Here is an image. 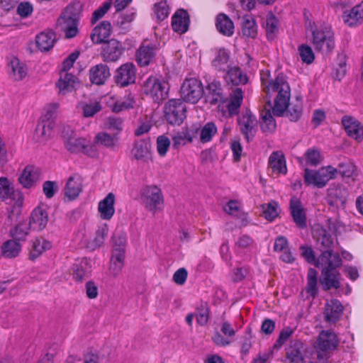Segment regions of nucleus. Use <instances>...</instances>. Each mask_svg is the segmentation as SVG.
I'll return each mask as SVG.
<instances>
[{"instance_id":"obj_1","label":"nucleus","mask_w":363,"mask_h":363,"mask_svg":"<svg viewBox=\"0 0 363 363\" xmlns=\"http://www.w3.org/2000/svg\"><path fill=\"white\" fill-rule=\"evenodd\" d=\"M264 86L267 95L270 91L278 92L272 108L275 116H282L286 112V117L291 121L296 122L300 119L303 108L301 97L296 96L294 101L289 103L290 86L282 74H278L274 80L269 81Z\"/></svg>"},{"instance_id":"obj_2","label":"nucleus","mask_w":363,"mask_h":363,"mask_svg":"<svg viewBox=\"0 0 363 363\" xmlns=\"http://www.w3.org/2000/svg\"><path fill=\"white\" fill-rule=\"evenodd\" d=\"M308 27L312 33V43L315 50L325 53L331 52L335 48L334 33L331 27L311 22H309Z\"/></svg>"},{"instance_id":"obj_3","label":"nucleus","mask_w":363,"mask_h":363,"mask_svg":"<svg viewBox=\"0 0 363 363\" xmlns=\"http://www.w3.org/2000/svg\"><path fill=\"white\" fill-rule=\"evenodd\" d=\"M339 344L337 335L331 330H322L314 343L316 359L320 363H325L330 357V351Z\"/></svg>"},{"instance_id":"obj_4","label":"nucleus","mask_w":363,"mask_h":363,"mask_svg":"<svg viewBox=\"0 0 363 363\" xmlns=\"http://www.w3.org/2000/svg\"><path fill=\"white\" fill-rule=\"evenodd\" d=\"M62 137L65 148L71 153L83 152L89 156L96 155V152L94 147L88 145L84 138L77 137L70 127L63 128Z\"/></svg>"},{"instance_id":"obj_5","label":"nucleus","mask_w":363,"mask_h":363,"mask_svg":"<svg viewBox=\"0 0 363 363\" xmlns=\"http://www.w3.org/2000/svg\"><path fill=\"white\" fill-rule=\"evenodd\" d=\"M80 8L79 2L69 5L57 21L61 30L65 33L67 38H74L78 33V11Z\"/></svg>"},{"instance_id":"obj_6","label":"nucleus","mask_w":363,"mask_h":363,"mask_svg":"<svg viewBox=\"0 0 363 363\" xmlns=\"http://www.w3.org/2000/svg\"><path fill=\"white\" fill-rule=\"evenodd\" d=\"M144 94L149 96L155 102L160 103L168 96L169 84L164 80L150 76L142 85Z\"/></svg>"},{"instance_id":"obj_7","label":"nucleus","mask_w":363,"mask_h":363,"mask_svg":"<svg viewBox=\"0 0 363 363\" xmlns=\"http://www.w3.org/2000/svg\"><path fill=\"white\" fill-rule=\"evenodd\" d=\"M140 199L146 210L155 214L161 210L164 199L162 191L157 186H147L140 191Z\"/></svg>"},{"instance_id":"obj_8","label":"nucleus","mask_w":363,"mask_h":363,"mask_svg":"<svg viewBox=\"0 0 363 363\" xmlns=\"http://www.w3.org/2000/svg\"><path fill=\"white\" fill-rule=\"evenodd\" d=\"M164 116L172 125H180L186 118V108L182 99H173L164 106Z\"/></svg>"},{"instance_id":"obj_9","label":"nucleus","mask_w":363,"mask_h":363,"mask_svg":"<svg viewBox=\"0 0 363 363\" xmlns=\"http://www.w3.org/2000/svg\"><path fill=\"white\" fill-rule=\"evenodd\" d=\"M203 92L202 83L196 78L186 79L180 89L182 100L191 104H196Z\"/></svg>"},{"instance_id":"obj_10","label":"nucleus","mask_w":363,"mask_h":363,"mask_svg":"<svg viewBox=\"0 0 363 363\" xmlns=\"http://www.w3.org/2000/svg\"><path fill=\"white\" fill-rule=\"evenodd\" d=\"M125 50L121 42L113 38L103 43L101 55L104 62H113L121 58Z\"/></svg>"},{"instance_id":"obj_11","label":"nucleus","mask_w":363,"mask_h":363,"mask_svg":"<svg viewBox=\"0 0 363 363\" xmlns=\"http://www.w3.org/2000/svg\"><path fill=\"white\" fill-rule=\"evenodd\" d=\"M136 79V68L132 62H126L121 65L114 75L115 83L118 86L125 87L135 83Z\"/></svg>"},{"instance_id":"obj_12","label":"nucleus","mask_w":363,"mask_h":363,"mask_svg":"<svg viewBox=\"0 0 363 363\" xmlns=\"http://www.w3.org/2000/svg\"><path fill=\"white\" fill-rule=\"evenodd\" d=\"M313 236L316 240L318 250L321 252L333 250L334 241L329 230L318 225L313 230Z\"/></svg>"},{"instance_id":"obj_13","label":"nucleus","mask_w":363,"mask_h":363,"mask_svg":"<svg viewBox=\"0 0 363 363\" xmlns=\"http://www.w3.org/2000/svg\"><path fill=\"white\" fill-rule=\"evenodd\" d=\"M304 344L298 340L290 341L286 348L283 363H304Z\"/></svg>"},{"instance_id":"obj_14","label":"nucleus","mask_w":363,"mask_h":363,"mask_svg":"<svg viewBox=\"0 0 363 363\" xmlns=\"http://www.w3.org/2000/svg\"><path fill=\"white\" fill-rule=\"evenodd\" d=\"M349 192L342 185H332L328 189L327 201L330 206L337 208L344 207L347 201Z\"/></svg>"},{"instance_id":"obj_15","label":"nucleus","mask_w":363,"mask_h":363,"mask_svg":"<svg viewBox=\"0 0 363 363\" xmlns=\"http://www.w3.org/2000/svg\"><path fill=\"white\" fill-rule=\"evenodd\" d=\"M318 266L322 270L338 269L342 264V260L338 252L334 250L321 252L318 257Z\"/></svg>"},{"instance_id":"obj_16","label":"nucleus","mask_w":363,"mask_h":363,"mask_svg":"<svg viewBox=\"0 0 363 363\" xmlns=\"http://www.w3.org/2000/svg\"><path fill=\"white\" fill-rule=\"evenodd\" d=\"M257 123L256 117L250 111H247L239 117L238 124L240 131L245 135L247 142L250 141L254 138Z\"/></svg>"},{"instance_id":"obj_17","label":"nucleus","mask_w":363,"mask_h":363,"mask_svg":"<svg viewBox=\"0 0 363 363\" xmlns=\"http://www.w3.org/2000/svg\"><path fill=\"white\" fill-rule=\"evenodd\" d=\"M342 124L349 137L360 141L363 138V126L355 118L345 116L342 118Z\"/></svg>"},{"instance_id":"obj_18","label":"nucleus","mask_w":363,"mask_h":363,"mask_svg":"<svg viewBox=\"0 0 363 363\" xmlns=\"http://www.w3.org/2000/svg\"><path fill=\"white\" fill-rule=\"evenodd\" d=\"M289 208L294 223L300 228L306 227V216L302 203L296 196L291 197L289 203Z\"/></svg>"},{"instance_id":"obj_19","label":"nucleus","mask_w":363,"mask_h":363,"mask_svg":"<svg viewBox=\"0 0 363 363\" xmlns=\"http://www.w3.org/2000/svg\"><path fill=\"white\" fill-rule=\"evenodd\" d=\"M343 311L341 302L335 298L327 301L324 309V318L327 323H335L340 320Z\"/></svg>"},{"instance_id":"obj_20","label":"nucleus","mask_w":363,"mask_h":363,"mask_svg":"<svg viewBox=\"0 0 363 363\" xmlns=\"http://www.w3.org/2000/svg\"><path fill=\"white\" fill-rule=\"evenodd\" d=\"M157 48L153 44H142L136 52V60L140 66L149 65L155 60Z\"/></svg>"},{"instance_id":"obj_21","label":"nucleus","mask_w":363,"mask_h":363,"mask_svg":"<svg viewBox=\"0 0 363 363\" xmlns=\"http://www.w3.org/2000/svg\"><path fill=\"white\" fill-rule=\"evenodd\" d=\"M341 274L338 269L321 270L320 282L325 291L331 289H337L340 287Z\"/></svg>"},{"instance_id":"obj_22","label":"nucleus","mask_w":363,"mask_h":363,"mask_svg":"<svg viewBox=\"0 0 363 363\" xmlns=\"http://www.w3.org/2000/svg\"><path fill=\"white\" fill-rule=\"evenodd\" d=\"M190 19L188 12L184 9H179L172 18V27L178 33H186L189 26Z\"/></svg>"},{"instance_id":"obj_23","label":"nucleus","mask_w":363,"mask_h":363,"mask_svg":"<svg viewBox=\"0 0 363 363\" xmlns=\"http://www.w3.org/2000/svg\"><path fill=\"white\" fill-rule=\"evenodd\" d=\"M151 144L149 140H140L135 141L131 154L137 160L147 162L151 159Z\"/></svg>"},{"instance_id":"obj_24","label":"nucleus","mask_w":363,"mask_h":363,"mask_svg":"<svg viewBox=\"0 0 363 363\" xmlns=\"http://www.w3.org/2000/svg\"><path fill=\"white\" fill-rule=\"evenodd\" d=\"M82 191V179L79 174L69 177L65 188V196L69 201L75 199Z\"/></svg>"},{"instance_id":"obj_25","label":"nucleus","mask_w":363,"mask_h":363,"mask_svg":"<svg viewBox=\"0 0 363 363\" xmlns=\"http://www.w3.org/2000/svg\"><path fill=\"white\" fill-rule=\"evenodd\" d=\"M48 222L47 211L40 207H37L31 213L29 226L34 230L40 231L46 227Z\"/></svg>"},{"instance_id":"obj_26","label":"nucleus","mask_w":363,"mask_h":363,"mask_svg":"<svg viewBox=\"0 0 363 363\" xmlns=\"http://www.w3.org/2000/svg\"><path fill=\"white\" fill-rule=\"evenodd\" d=\"M111 24L108 21H104L96 26L91 34V39L94 44H101L107 42L106 39L111 35Z\"/></svg>"},{"instance_id":"obj_27","label":"nucleus","mask_w":363,"mask_h":363,"mask_svg":"<svg viewBox=\"0 0 363 363\" xmlns=\"http://www.w3.org/2000/svg\"><path fill=\"white\" fill-rule=\"evenodd\" d=\"M91 272V266L86 258L76 260L73 265V278L82 282L87 279Z\"/></svg>"},{"instance_id":"obj_28","label":"nucleus","mask_w":363,"mask_h":363,"mask_svg":"<svg viewBox=\"0 0 363 363\" xmlns=\"http://www.w3.org/2000/svg\"><path fill=\"white\" fill-rule=\"evenodd\" d=\"M22 249V244L18 241L9 239L3 242L0 250V257L5 259H13L17 257Z\"/></svg>"},{"instance_id":"obj_29","label":"nucleus","mask_w":363,"mask_h":363,"mask_svg":"<svg viewBox=\"0 0 363 363\" xmlns=\"http://www.w3.org/2000/svg\"><path fill=\"white\" fill-rule=\"evenodd\" d=\"M342 18L344 22L350 27L360 24L363 21V1L349 11H345Z\"/></svg>"},{"instance_id":"obj_30","label":"nucleus","mask_w":363,"mask_h":363,"mask_svg":"<svg viewBox=\"0 0 363 363\" xmlns=\"http://www.w3.org/2000/svg\"><path fill=\"white\" fill-rule=\"evenodd\" d=\"M78 84L77 78L74 74L65 72L61 74L56 86L59 89V93L65 95L74 90Z\"/></svg>"},{"instance_id":"obj_31","label":"nucleus","mask_w":363,"mask_h":363,"mask_svg":"<svg viewBox=\"0 0 363 363\" xmlns=\"http://www.w3.org/2000/svg\"><path fill=\"white\" fill-rule=\"evenodd\" d=\"M304 182L307 185H313L318 188L324 187L328 183V178L319 171L311 170L308 168L304 171Z\"/></svg>"},{"instance_id":"obj_32","label":"nucleus","mask_w":363,"mask_h":363,"mask_svg":"<svg viewBox=\"0 0 363 363\" xmlns=\"http://www.w3.org/2000/svg\"><path fill=\"white\" fill-rule=\"evenodd\" d=\"M109 76V68L106 65H96L92 67L89 71L90 81L93 84L97 85H101L104 84L105 81Z\"/></svg>"},{"instance_id":"obj_33","label":"nucleus","mask_w":363,"mask_h":363,"mask_svg":"<svg viewBox=\"0 0 363 363\" xmlns=\"http://www.w3.org/2000/svg\"><path fill=\"white\" fill-rule=\"evenodd\" d=\"M114 203L115 195L113 193H109L103 200L99 203V212L101 217L104 220H110L114 213Z\"/></svg>"},{"instance_id":"obj_34","label":"nucleus","mask_w":363,"mask_h":363,"mask_svg":"<svg viewBox=\"0 0 363 363\" xmlns=\"http://www.w3.org/2000/svg\"><path fill=\"white\" fill-rule=\"evenodd\" d=\"M40 171L33 166H27L18 178L19 182L25 188H30L40 179Z\"/></svg>"},{"instance_id":"obj_35","label":"nucleus","mask_w":363,"mask_h":363,"mask_svg":"<svg viewBox=\"0 0 363 363\" xmlns=\"http://www.w3.org/2000/svg\"><path fill=\"white\" fill-rule=\"evenodd\" d=\"M216 27L217 30L223 35L230 37L234 33V23L225 13H220L216 16Z\"/></svg>"},{"instance_id":"obj_36","label":"nucleus","mask_w":363,"mask_h":363,"mask_svg":"<svg viewBox=\"0 0 363 363\" xmlns=\"http://www.w3.org/2000/svg\"><path fill=\"white\" fill-rule=\"evenodd\" d=\"M321 152L318 148H308L303 157H298L300 164H305L306 166L317 167L322 161Z\"/></svg>"},{"instance_id":"obj_37","label":"nucleus","mask_w":363,"mask_h":363,"mask_svg":"<svg viewBox=\"0 0 363 363\" xmlns=\"http://www.w3.org/2000/svg\"><path fill=\"white\" fill-rule=\"evenodd\" d=\"M52 244L50 241L43 238H36L32 242L29 259L32 261H35L41 256L43 252L50 250Z\"/></svg>"},{"instance_id":"obj_38","label":"nucleus","mask_w":363,"mask_h":363,"mask_svg":"<svg viewBox=\"0 0 363 363\" xmlns=\"http://www.w3.org/2000/svg\"><path fill=\"white\" fill-rule=\"evenodd\" d=\"M269 165L274 172L286 174L287 169L284 155L280 151L273 152L269 158Z\"/></svg>"},{"instance_id":"obj_39","label":"nucleus","mask_w":363,"mask_h":363,"mask_svg":"<svg viewBox=\"0 0 363 363\" xmlns=\"http://www.w3.org/2000/svg\"><path fill=\"white\" fill-rule=\"evenodd\" d=\"M242 34L247 38H255L257 35V26L255 19L250 16L245 15L241 20Z\"/></svg>"},{"instance_id":"obj_40","label":"nucleus","mask_w":363,"mask_h":363,"mask_svg":"<svg viewBox=\"0 0 363 363\" xmlns=\"http://www.w3.org/2000/svg\"><path fill=\"white\" fill-rule=\"evenodd\" d=\"M243 92L241 88H235L230 94V101L228 104L229 115L233 116L239 113L240 106L242 103Z\"/></svg>"},{"instance_id":"obj_41","label":"nucleus","mask_w":363,"mask_h":363,"mask_svg":"<svg viewBox=\"0 0 363 363\" xmlns=\"http://www.w3.org/2000/svg\"><path fill=\"white\" fill-rule=\"evenodd\" d=\"M226 71L227 73L224 78L228 84L238 86L240 84H245L247 82V76L242 74L239 67H230Z\"/></svg>"},{"instance_id":"obj_42","label":"nucleus","mask_w":363,"mask_h":363,"mask_svg":"<svg viewBox=\"0 0 363 363\" xmlns=\"http://www.w3.org/2000/svg\"><path fill=\"white\" fill-rule=\"evenodd\" d=\"M206 89L208 91V97H210V104L215 105L218 102L224 101V96L223 95V89L220 82L213 80L208 83Z\"/></svg>"},{"instance_id":"obj_43","label":"nucleus","mask_w":363,"mask_h":363,"mask_svg":"<svg viewBox=\"0 0 363 363\" xmlns=\"http://www.w3.org/2000/svg\"><path fill=\"white\" fill-rule=\"evenodd\" d=\"M55 40L54 32H42L36 37V45L41 51H48L53 47Z\"/></svg>"},{"instance_id":"obj_44","label":"nucleus","mask_w":363,"mask_h":363,"mask_svg":"<svg viewBox=\"0 0 363 363\" xmlns=\"http://www.w3.org/2000/svg\"><path fill=\"white\" fill-rule=\"evenodd\" d=\"M229 59L230 52L224 48H220L218 50L215 58L212 61V65L218 71L225 72L229 69Z\"/></svg>"},{"instance_id":"obj_45","label":"nucleus","mask_w":363,"mask_h":363,"mask_svg":"<svg viewBox=\"0 0 363 363\" xmlns=\"http://www.w3.org/2000/svg\"><path fill=\"white\" fill-rule=\"evenodd\" d=\"M53 127L54 125L51 122L45 123L39 121L35 131L37 140L39 143L47 141L51 135Z\"/></svg>"},{"instance_id":"obj_46","label":"nucleus","mask_w":363,"mask_h":363,"mask_svg":"<svg viewBox=\"0 0 363 363\" xmlns=\"http://www.w3.org/2000/svg\"><path fill=\"white\" fill-rule=\"evenodd\" d=\"M10 66L11 68V75L14 80L20 81L26 77L27 74L26 65L20 62L18 58H13L10 62Z\"/></svg>"},{"instance_id":"obj_47","label":"nucleus","mask_w":363,"mask_h":363,"mask_svg":"<svg viewBox=\"0 0 363 363\" xmlns=\"http://www.w3.org/2000/svg\"><path fill=\"white\" fill-rule=\"evenodd\" d=\"M30 227L26 223H21L9 230L11 239L18 241L20 243L25 242L29 234Z\"/></svg>"},{"instance_id":"obj_48","label":"nucleus","mask_w":363,"mask_h":363,"mask_svg":"<svg viewBox=\"0 0 363 363\" xmlns=\"http://www.w3.org/2000/svg\"><path fill=\"white\" fill-rule=\"evenodd\" d=\"M261 129L264 133H272L276 128V122L269 109L262 113Z\"/></svg>"},{"instance_id":"obj_49","label":"nucleus","mask_w":363,"mask_h":363,"mask_svg":"<svg viewBox=\"0 0 363 363\" xmlns=\"http://www.w3.org/2000/svg\"><path fill=\"white\" fill-rule=\"evenodd\" d=\"M217 133V128L214 123L208 122L201 128H199V139L203 143L211 140L213 136Z\"/></svg>"},{"instance_id":"obj_50","label":"nucleus","mask_w":363,"mask_h":363,"mask_svg":"<svg viewBox=\"0 0 363 363\" xmlns=\"http://www.w3.org/2000/svg\"><path fill=\"white\" fill-rule=\"evenodd\" d=\"M135 17V13L134 11H128L119 15L115 25L122 31H127L130 28V23L134 20Z\"/></svg>"},{"instance_id":"obj_51","label":"nucleus","mask_w":363,"mask_h":363,"mask_svg":"<svg viewBox=\"0 0 363 363\" xmlns=\"http://www.w3.org/2000/svg\"><path fill=\"white\" fill-rule=\"evenodd\" d=\"M317 275L318 272L315 269L310 268L307 274V292L313 297H315L318 294L317 288Z\"/></svg>"},{"instance_id":"obj_52","label":"nucleus","mask_w":363,"mask_h":363,"mask_svg":"<svg viewBox=\"0 0 363 363\" xmlns=\"http://www.w3.org/2000/svg\"><path fill=\"white\" fill-rule=\"evenodd\" d=\"M224 210L227 213L234 215L235 216H239L240 215L242 216V225H246L247 224V215L240 212L238 201L230 200L224 207Z\"/></svg>"},{"instance_id":"obj_53","label":"nucleus","mask_w":363,"mask_h":363,"mask_svg":"<svg viewBox=\"0 0 363 363\" xmlns=\"http://www.w3.org/2000/svg\"><path fill=\"white\" fill-rule=\"evenodd\" d=\"M116 135L115 134L111 135L105 132L99 133L95 137V143L108 148L113 147L118 140Z\"/></svg>"},{"instance_id":"obj_54","label":"nucleus","mask_w":363,"mask_h":363,"mask_svg":"<svg viewBox=\"0 0 363 363\" xmlns=\"http://www.w3.org/2000/svg\"><path fill=\"white\" fill-rule=\"evenodd\" d=\"M209 313L210 310L206 303H201L198 306L194 314L197 323L201 326L206 325L209 319Z\"/></svg>"},{"instance_id":"obj_55","label":"nucleus","mask_w":363,"mask_h":363,"mask_svg":"<svg viewBox=\"0 0 363 363\" xmlns=\"http://www.w3.org/2000/svg\"><path fill=\"white\" fill-rule=\"evenodd\" d=\"M301 255L309 264L318 266V257L316 258L315 252L311 246L307 245H301L299 247Z\"/></svg>"},{"instance_id":"obj_56","label":"nucleus","mask_w":363,"mask_h":363,"mask_svg":"<svg viewBox=\"0 0 363 363\" xmlns=\"http://www.w3.org/2000/svg\"><path fill=\"white\" fill-rule=\"evenodd\" d=\"M277 207L278 203L274 201H272L267 204H262L264 217L268 220H273L278 216Z\"/></svg>"},{"instance_id":"obj_57","label":"nucleus","mask_w":363,"mask_h":363,"mask_svg":"<svg viewBox=\"0 0 363 363\" xmlns=\"http://www.w3.org/2000/svg\"><path fill=\"white\" fill-rule=\"evenodd\" d=\"M106 126L108 130L115 132V135H118L123 130V120L119 117L109 116L106 119Z\"/></svg>"},{"instance_id":"obj_58","label":"nucleus","mask_w":363,"mask_h":363,"mask_svg":"<svg viewBox=\"0 0 363 363\" xmlns=\"http://www.w3.org/2000/svg\"><path fill=\"white\" fill-rule=\"evenodd\" d=\"M83 116L86 118L93 117L101 110V105L98 101L82 104Z\"/></svg>"},{"instance_id":"obj_59","label":"nucleus","mask_w":363,"mask_h":363,"mask_svg":"<svg viewBox=\"0 0 363 363\" xmlns=\"http://www.w3.org/2000/svg\"><path fill=\"white\" fill-rule=\"evenodd\" d=\"M154 11L158 20L163 21L167 18L169 13V8L167 5V1L162 0L160 2L155 4Z\"/></svg>"},{"instance_id":"obj_60","label":"nucleus","mask_w":363,"mask_h":363,"mask_svg":"<svg viewBox=\"0 0 363 363\" xmlns=\"http://www.w3.org/2000/svg\"><path fill=\"white\" fill-rule=\"evenodd\" d=\"M278 20L274 16H272L266 21L267 37L269 40L274 39L275 34L278 32Z\"/></svg>"},{"instance_id":"obj_61","label":"nucleus","mask_w":363,"mask_h":363,"mask_svg":"<svg viewBox=\"0 0 363 363\" xmlns=\"http://www.w3.org/2000/svg\"><path fill=\"white\" fill-rule=\"evenodd\" d=\"M134 99L133 97H128L126 100H118L111 105V110L115 113H118L133 108Z\"/></svg>"},{"instance_id":"obj_62","label":"nucleus","mask_w":363,"mask_h":363,"mask_svg":"<svg viewBox=\"0 0 363 363\" xmlns=\"http://www.w3.org/2000/svg\"><path fill=\"white\" fill-rule=\"evenodd\" d=\"M298 52L302 61L306 64H311L314 60V54L311 48L306 45L298 47Z\"/></svg>"},{"instance_id":"obj_63","label":"nucleus","mask_w":363,"mask_h":363,"mask_svg":"<svg viewBox=\"0 0 363 363\" xmlns=\"http://www.w3.org/2000/svg\"><path fill=\"white\" fill-rule=\"evenodd\" d=\"M13 194V188L9 179L6 177L0 178V199L5 200Z\"/></svg>"},{"instance_id":"obj_64","label":"nucleus","mask_w":363,"mask_h":363,"mask_svg":"<svg viewBox=\"0 0 363 363\" xmlns=\"http://www.w3.org/2000/svg\"><path fill=\"white\" fill-rule=\"evenodd\" d=\"M108 228L106 224L99 227L96 232V236L93 240L95 247H101L108 235Z\"/></svg>"}]
</instances>
